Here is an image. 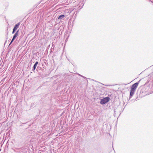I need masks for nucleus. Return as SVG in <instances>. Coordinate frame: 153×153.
I'll return each mask as SVG.
<instances>
[{
  "instance_id": "obj_1",
  "label": "nucleus",
  "mask_w": 153,
  "mask_h": 153,
  "mask_svg": "<svg viewBox=\"0 0 153 153\" xmlns=\"http://www.w3.org/2000/svg\"><path fill=\"white\" fill-rule=\"evenodd\" d=\"M110 98L109 97H106L102 99L100 102V103L101 104H105L109 100Z\"/></svg>"
},
{
  "instance_id": "obj_2",
  "label": "nucleus",
  "mask_w": 153,
  "mask_h": 153,
  "mask_svg": "<svg viewBox=\"0 0 153 153\" xmlns=\"http://www.w3.org/2000/svg\"><path fill=\"white\" fill-rule=\"evenodd\" d=\"M140 80L138 81V82L135 83L133 84L132 85L131 87V89L136 90L137 87L139 83Z\"/></svg>"
},
{
  "instance_id": "obj_3",
  "label": "nucleus",
  "mask_w": 153,
  "mask_h": 153,
  "mask_svg": "<svg viewBox=\"0 0 153 153\" xmlns=\"http://www.w3.org/2000/svg\"><path fill=\"white\" fill-rule=\"evenodd\" d=\"M20 24V22H19L18 23L15 25L12 32L13 34L16 31V30H17V29L19 27Z\"/></svg>"
},
{
  "instance_id": "obj_4",
  "label": "nucleus",
  "mask_w": 153,
  "mask_h": 153,
  "mask_svg": "<svg viewBox=\"0 0 153 153\" xmlns=\"http://www.w3.org/2000/svg\"><path fill=\"white\" fill-rule=\"evenodd\" d=\"M135 91V90H133L132 89H131L130 92V93L129 99L131 98L133 96Z\"/></svg>"
},
{
  "instance_id": "obj_5",
  "label": "nucleus",
  "mask_w": 153,
  "mask_h": 153,
  "mask_svg": "<svg viewBox=\"0 0 153 153\" xmlns=\"http://www.w3.org/2000/svg\"><path fill=\"white\" fill-rule=\"evenodd\" d=\"M38 63V62H36L33 67V70H35L36 69V67Z\"/></svg>"
},
{
  "instance_id": "obj_6",
  "label": "nucleus",
  "mask_w": 153,
  "mask_h": 153,
  "mask_svg": "<svg viewBox=\"0 0 153 153\" xmlns=\"http://www.w3.org/2000/svg\"><path fill=\"white\" fill-rule=\"evenodd\" d=\"M19 32V30H18L16 33H15L13 37H14L16 38L17 37V36H18V33Z\"/></svg>"
},
{
  "instance_id": "obj_7",
  "label": "nucleus",
  "mask_w": 153,
  "mask_h": 153,
  "mask_svg": "<svg viewBox=\"0 0 153 153\" xmlns=\"http://www.w3.org/2000/svg\"><path fill=\"white\" fill-rule=\"evenodd\" d=\"M65 17V15H61L59 16L58 17L59 19H61L62 18H64Z\"/></svg>"
},
{
  "instance_id": "obj_8",
  "label": "nucleus",
  "mask_w": 153,
  "mask_h": 153,
  "mask_svg": "<svg viewBox=\"0 0 153 153\" xmlns=\"http://www.w3.org/2000/svg\"><path fill=\"white\" fill-rule=\"evenodd\" d=\"M14 40H13V39H12L9 45V46L13 42V41Z\"/></svg>"
},
{
  "instance_id": "obj_9",
  "label": "nucleus",
  "mask_w": 153,
  "mask_h": 153,
  "mask_svg": "<svg viewBox=\"0 0 153 153\" xmlns=\"http://www.w3.org/2000/svg\"><path fill=\"white\" fill-rule=\"evenodd\" d=\"M15 38H15L13 37L12 39L14 40L15 39Z\"/></svg>"
}]
</instances>
